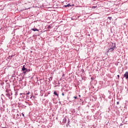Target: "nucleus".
<instances>
[{
    "label": "nucleus",
    "mask_w": 128,
    "mask_h": 128,
    "mask_svg": "<svg viewBox=\"0 0 128 128\" xmlns=\"http://www.w3.org/2000/svg\"><path fill=\"white\" fill-rule=\"evenodd\" d=\"M54 94H55V96H56L58 98V94H56V91L54 92Z\"/></svg>",
    "instance_id": "6"
},
{
    "label": "nucleus",
    "mask_w": 128,
    "mask_h": 128,
    "mask_svg": "<svg viewBox=\"0 0 128 128\" xmlns=\"http://www.w3.org/2000/svg\"><path fill=\"white\" fill-rule=\"evenodd\" d=\"M74 98L75 100H76V98H78V96H74Z\"/></svg>",
    "instance_id": "10"
},
{
    "label": "nucleus",
    "mask_w": 128,
    "mask_h": 128,
    "mask_svg": "<svg viewBox=\"0 0 128 128\" xmlns=\"http://www.w3.org/2000/svg\"><path fill=\"white\" fill-rule=\"evenodd\" d=\"M62 96H64V93H62Z\"/></svg>",
    "instance_id": "17"
},
{
    "label": "nucleus",
    "mask_w": 128,
    "mask_h": 128,
    "mask_svg": "<svg viewBox=\"0 0 128 128\" xmlns=\"http://www.w3.org/2000/svg\"><path fill=\"white\" fill-rule=\"evenodd\" d=\"M22 72H24V70H26V72H28V69L24 68V66H23L22 68Z\"/></svg>",
    "instance_id": "4"
},
{
    "label": "nucleus",
    "mask_w": 128,
    "mask_h": 128,
    "mask_svg": "<svg viewBox=\"0 0 128 128\" xmlns=\"http://www.w3.org/2000/svg\"><path fill=\"white\" fill-rule=\"evenodd\" d=\"M32 30H33V32H38V28H32Z\"/></svg>",
    "instance_id": "5"
},
{
    "label": "nucleus",
    "mask_w": 128,
    "mask_h": 128,
    "mask_svg": "<svg viewBox=\"0 0 128 128\" xmlns=\"http://www.w3.org/2000/svg\"><path fill=\"white\" fill-rule=\"evenodd\" d=\"M66 7V6H72L70 4H68L67 6H65Z\"/></svg>",
    "instance_id": "9"
},
{
    "label": "nucleus",
    "mask_w": 128,
    "mask_h": 128,
    "mask_svg": "<svg viewBox=\"0 0 128 128\" xmlns=\"http://www.w3.org/2000/svg\"><path fill=\"white\" fill-rule=\"evenodd\" d=\"M116 104H120V102H116Z\"/></svg>",
    "instance_id": "12"
},
{
    "label": "nucleus",
    "mask_w": 128,
    "mask_h": 128,
    "mask_svg": "<svg viewBox=\"0 0 128 128\" xmlns=\"http://www.w3.org/2000/svg\"><path fill=\"white\" fill-rule=\"evenodd\" d=\"M117 76H118V80H120V75H118Z\"/></svg>",
    "instance_id": "13"
},
{
    "label": "nucleus",
    "mask_w": 128,
    "mask_h": 128,
    "mask_svg": "<svg viewBox=\"0 0 128 128\" xmlns=\"http://www.w3.org/2000/svg\"><path fill=\"white\" fill-rule=\"evenodd\" d=\"M26 94H28V95L30 94V92H28V93H26Z\"/></svg>",
    "instance_id": "14"
},
{
    "label": "nucleus",
    "mask_w": 128,
    "mask_h": 128,
    "mask_svg": "<svg viewBox=\"0 0 128 128\" xmlns=\"http://www.w3.org/2000/svg\"><path fill=\"white\" fill-rule=\"evenodd\" d=\"M79 96H80V95Z\"/></svg>",
    "instance_id": "19"
},
{
    "label": "nucleus",
    "mask_w": 128,
    "mask_h": 128,
    "mask_svg": "<svg viewBox=\"0 0 128 128\" xmlns=\"http://www.w3.org/2000/svg\"><path fill=\"white\" fill-rule=\"evenodd\" d=\"M115 48H116V45H114V46H113L112 48H110L108 50V52H114Z\"/></svg>",
    "instance_id": "1"
},
{
    "label": "nucleus",
    "mask_w": 128,
    "mask_h": 128,
    "mask_svg": "<svg viewBox=\"0 0 128 128\" xmlns=\"http://www.w3.org/2000/svg\"><path fill=\"white\" fill-rule=\"evenodd\" d=\"M26 72H28V71H26H26H24V74H26Z\"/></svg>",
    "instance_id": "11"
},
{
    "label": "nucleus",
    "mask_w": 128,
    "mask_h": 128,
    "mask_svg": "<svg viewBox=\"0 0 128 128\" xmlns=\"http://www.w3.org/2000/svg\"><path fill=\"white\" fill-rule=\"evenodd\" d=\"M108 18H109V20H110L112 18V17H108Z\"/></svg>",
    "instance_id": "15"
},
{
    "label": "nucleus",
    "mask_w": 128,
    "mask_h": 128,
    "mask_svg": "<svg viewBox=\"0 0 128 128\" xmlns=\"http://www.w3.org/2000/svg\"><path fill=\"white\" fill-rule=\"evenodd\" d=\"M97 8V6H92V8Z\"/></svg>",
    "instance_id": "8"
},
{
    "label": "nucleus",
    "mask_w": 128,
    "mask_h": 128,
    "mask_svg": "<svg viewBox=\"0 0 128 128\" xmlns=\"http://www.w3.org/2000/svg\"><path fill=\"white\" fill-rule=\"evenodd\" d=\"M63 122H64V124H66V118H64V119L63 120Z\"/></svg>",
    "instance_id": "7"
},
{
    "label": "nucleus",
    "mask_w": 128,
    "mask_h": 128,
    "mask_svg": "<svg viewBox=\"0 0 128 128\" xmlns=\"http://www.w3.org/2000/svg\"><path fill=\"white\" fill-rule=\"evenodd\" d=\"M68 123L70 122V120H68Z\"/></svg>",
    "instance_id": "18"
},
{
    "label": "nucleus",
    "mask_w": 128,
    "mask_h": 128,
    "mask_svg": "<svg viewBox=\"0 0 128 128\" xmlns=\"http://www.w3.org/2000/svg\"><path fill=\"white\" fill-rule=\"evenodd\" d=\"M22 116H24V114L22 113Z\"/></svg>",
    "instance_id": "16"
},
{
    "label": "nucleus",
    "mask_w": 128,
    "mask_h": 128,
    "mask_svg": "<svg viewBox=\"0 0 128 128\" xmlns=\"http://www.w3.org/2000/svg\"><path fill=\"white\" fill-rule=\"evenodd\" d=\"M24 6H25L26 10H28V8H30V6H28V4H24Z\"/></svg>",
    "instance_id": "3"
},
{
    "label": "nucleus",
    "mask_w": 128,
    "mask_h": 128,
    "mask_svg": "<svg viewBox=\"0 0 128 128\" xmlns=\"http://www.w3.org/2000/svg\"><path fill=\"white\" fill-rule=\"evenodd\" d=\"M124 78H126V80L128 78V72H126V73L124 74Z\"/></svg>",
    "instance_id": "2"
}]
</instances>
